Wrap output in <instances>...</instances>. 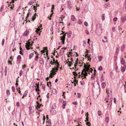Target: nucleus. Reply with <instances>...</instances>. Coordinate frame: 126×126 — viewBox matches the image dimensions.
I'll return each instance as SVG.
<instances>
[{
    "mask_svg": "<svg viewBox=\"0 0 126 126\" xmlns=\"http://www.w3.org/2000/svg\"><path fill=\"white\" fill-rule=\"evenodd\" d=\"M96 32L98 35L101 34L102 32V25L99 23H98L96 24Z\"/></svg>",
    "mask_w": 126,
    "mask_h": 126,
    "instance_id": "1",
    "label": "nucleus"
},
{
    "mask_svg": "<svg viewBox=\"0 0 126 126\" xmlns=\"http://www.w3.org/2000/svg\"><path fill=\"white\" fill-rule=\"evenodd\" d=\"M46 57H44V58L41 57L40 58L39 60V62L40 64H41L42 65H43L44 64V60L46 59Z\"/></svg>",
    "mask_w": 126,
    "mask_h": 126,
    "instance_id": "2",
    "label": "nucleus"
},
{
    "mask_svg": "<svg viewBox=\"0 0 126 126\" xmlns=\"http://www.w3.org/2000/svg\"><path fill=\"white\" fill-rule=\"evenodd\" d=\"M21 112H16V118L19 120L21 118Z\"/></svg>",
    "mask_w": 126,
    "mask_h": 126,
    "instance_id": "3",
    "label": "nucleus"
},
{
    "mask_svg": "<svg viewBox=\"0 0 126 126\" xmlns=\"http://www.w3.org/2000/svg\"><path fill=\"white\" fill-rule=\"evenodd\" d=\"M32 44H31V43L29 41L28 44H26L25 46V47L26 48L27 50H29L31 48L30 46H32Z\"/></svg>",
    "mask_w": 126,
    "mask_h": 126,
    "instance_id": "4",
    "label": "nucleus"
},
{
    "mask_svg": "<svg viewBox=\"0 0 126 126\" xmlns=\"http://www.w3.org/2000/svg\"><path fill=\"white\" fill-rule=\"evenodd\" d=\"M66 36V34H64L61 37V42L62 43V44H64V40L65 39V37Z\"/></svg>",
    "mask_w": 126,
    "mask_h": 126,
    "instance_id": "5",
    "label": "nucleus"
},
{
    "mask_svg": "<svg viewBox=\"0 0 126 126\" xmlns=\"http://www.w3.org/2000/svg\"><path fill=\"white\" fill-rule=\"evenodd\" d=\"M47 47H46V48L45 49L41 51V52L42 53H43L46 52V55H48V50L47 49Z\"/></svg>",
    "mask_w": 126,
    "mask_h": 126,
    "instance_id": "6",
    "label": "nucleus"
},
{
    "mask_svg": "<svg viewBox=\"0 0 126 126\" xmlns=\"http://www.w3.org/2000/svg\"><path fill=\"white\" fill-rule=\"evenodd\" d=\"M106 93H107V94H108L107 98H108L109 96V95H108L109 94H111V88H109L108 89V90L107 89L106 90Z\"/></svg>",
    "mask_w": 126,
    "mask_h": 126,
    "instance_id": "7",
    "label": "nucleus"
},
{
    "mask_svg": "<svg viewBox=\"0 0 126 126\" xmlns=\"http://www.w3.org/2000/svg\"><path fill=\"white\" fill-rule=\"evenodd\" d=\"M81 74L83 75L81 77H84V78H86V76H87V73H86V72H85L84 73H83V71H82V72H81Z\"/></svg>",
    "mask_w": 126,
    "mask_h": 126,
    "instance_id": "8",
    "label": "nucleus"
},
{
    "mask_svg": "<svg viewBox=\"0 0 126 126\" xmlns=\"http://www.w3.org/2000/svg\"><path fill=\"white\" fill-rule=\"evenodd\" d=\"M126 17L124 16H122L121 18V21L122 22L124 23L126 21Z\"/></svg>",
    "mask_w": 126,
    "mask_h": 126,
    "instance_id": "9",
    "label": "nucleus"
},
{
    "mask_svg": "<svg viewBox=\"0 0 126 126\" xmlns=\"http://www.w3.org/2000/svg\"><path fill=\"white\" fill-rule=\"evenodd\" d=\"M113 99V98H111L110 99H108V100H107L106 101L107 102H109V104H108V105H109L110 104V106L112 104V101Z\"/></svg>",
    "mask_w": 126,
    "mask_h": 126,
    "instance_id": "10",
    "label": "nucleus"
},
{
    "mask_svg": "<svg viewBox=\"0 0 126 126\" xmlns=\"http://www.w3.org/2000/svg\"><path fill=\"white\" fill-rule=\"evenodd\" d=\"M124 67L122 66L121 71L122 72H123L125 71V69L126 68V65L125 64L124 65Z\"/></svg>",
    "mask_w": 126,
    "mask_h": 126,
    "instance_id": "11",
    "label": "nucleus"
},
{
    "mask_svg": "<svg viewBox=\"0 0 126 126\" xmlns=\"http://www.w3.org/2000/svg\"><path fill=\"white\" fill-rule=\"evenodd\" d=\"M36 103L37 104V108H40V107L42 106V104H39V103L38 101H36Z\"/></svg>",
    "mask_w": 126,
    "mask_h": 126,
    "instance_id": "12",
    "label": "nucleus"
},
{
    "mask_svg": "<svg viewBox=\"0 0 126 126\" xmlns=\"http://www.w3.org/2000/svg\"><path fill=\"white\" fill-rule=\"evenodd\" d=\"M125 48V46L124 44H123L121 47V52L124 51Z\"/></svg>",
    "mask_w": 126,
    "mask_h": 126,
    "instance_id": "13",
    "label": "nucleus"
},
{
    "mask_svg": "<svg viewBox=\"0 0 126 126\" xmlns=\"http://www.w3.org/2000/svg\"><path fill=\"white\" fill-rule=\"evenodd\" d=\"M78 58H76V60L75 62V63L74 64V66L76 67V66L78 65Z\"/></svg>",
    "mask_w": 126,
    "mask_h": 126,
    "instance_id": "14",
    "label": "nucleus"
},
{
    "mask_svg": "<svg viewBox=\"0 0 126 126\" xmlns=\"http://www.w3.org/2000/svg\"><path fill=\"white\" fill-rule=\"evenodd\" d=\"M106 84L105 82H103L102 83L101 86H102V88L103 89L105 88L106 86Z\"/></svg>",
    "mask_w": 126,
    "mask_h": 126,
    "instance_id": "15",
    "label": "nucleus"
},
{
    "mask_svg": "<svg viewBox=\"0 0 126 126\" xmlns=\"http://www.w3.org/2000/svg\"><path fill=\"white\" fill-rule=\"evenodd\" d=\"M29 33L28 30H26L25 32L23 33V35L24 36H26L28 34H29Z\"/></svg>",
    "mask_w": 126,
    "mask_h": 126,
    "instance_id": "16",
    "label": "nucleus"
},
{
    "mask_svg": "<svg viewBox=\"0 0 126 126\" xmlns=\"http://www.w3.org/2000/svg\"><path fill=\"white\" fill-rule=\"evenodd\" d=\"M67 64H68L69 67H71V65H72L73 63L71 62L68 61L66 63Z\"/></svg>",
    "mask_w": 126,
    "mask_h": 126,
    "instance_id": "17",
    "label": "nucleus"
},
{
    "mask_svg": "<svg viewBox=\"0 0 126 126\" xmlns=\"http://www.w3.org/2000/svg\"><path fill=\"white\" fill-rule=\"evenodd\" d=\"M125 60H124V59L123 58H122L121 60V64H125Z\"/></svg>",
    "mask_w": 126,
    "mask_h": 126,
    "instance_id": "18",
    "label": "nucleus"
},
{
    "mask_svg": "<svg viewBox=\"0 0 126 126\" xmlns=\"http://www.w3.org/2000/svg\"><path fill=\"white\" fill-rule=\"evenodd\" d=\"M84 67L85 68H86L87 66V68L88 69H89V68H90V65L88 64L87 66H86V65L85 63H84Z\"/></svg>",
    "mask_w": 126,
    "mask_h": 126,
    "instance_id": "19",
    "label": "nucleus"
},
{
    "mask_svg": "<svg viewBox=\"0 0 126 126\" xmlns=\"http://www.w3.org/2000/svg\"><path fill=\"white\" fill-rule=\"evenodd\" d=\"M90 40L89 39H88V43L89 44V46H88V47L90 48L91 49H92V45L90 46V44L89 42L90 41Z\"/></svg>",
    "mask_w": 126,
    "mask_h": 126,
    "instance_id": "20",
    "label": "nucleus"
},
{
    "mask_svg": "<svg viewBox=\"0 0 126 126\" xmlns=\"http://www.w3.org/2000/svg\"><path fill=\"white\" fill-rule=\"evenodd\" d=\"M120 47L119 46H117L116 48V52L118 53L119 52V50Z\"/></svg>",
    "mask_w": 126,
    "mask_h": 126,
    "instance_id": "21",
    "label": "nucleus"
},
{
    "mask_svg": "<svg viewBox=\"0 0 126 126\" xmlns=\"http://www.w3.org/2000/svg\"><path fill=\"white\" fill-rule=\"evenodd\" d=\"M98 58L99 59L98 61L99 62H101L103 58L101 56H98Z\"/></svg>",
    "mask_w": 126,
    "mask_h": 126,
    "instance_id": "22",
    "label": "nucleus"
},
{
    "mask_svg": "<svg viewBox=\"0 0 126 126\" xmlns=\"http://www.w3.org/2000/svg\"><path fill=\"white\" fill-rule=\"evenodd\" d=\"M21 59V56H18L17 57V60L20 61Z\"/></svg>",
    "mask_w": 126,
    "mask_h": 126,
    "instance_id": "23",
    "label": "nucleus"
},
{
    "mask_svg": "<svg viewBox=\"0 0 126 126\" xmlns=\"http://www.w3.org/2000/svg\"><path fill=\"white\" fill-rule=\"evenodd\" d=\"M75 18V16L73 15H72L71 16V19L73 21H74Z\"/></svg>",
    "mask_w": 126,
    "mask_h": 126,
    "instance_id": "24",
    "label": "nucleus"
},
{
    "mask_svg": "<svg viewBox=\"0 0 126 126\" xmlns=\"http://www.w3.org/2000/svg\"><path fill=\"white\" fill-rule=\"evenodd\" d=\"M85 57H87L88 58V60L90 62H91V58L89 56H84Z\"/></svg>",
    "mask_w": 126,
    "mask_h": 126,
    "instance_id": "25",
    "label": "nucleus"
},
{
    "mask_svg": "<svg viewBox=\"0 0 126 126\" xmlns=\"http://www.w3.org/2000/svg\"><path fill=\"white\" fill-rule=\"evenodd\" d=\"M50 64H51L50 63H49L47 65V67L46 68L47 69H48L49 67H51V65H50Z\"/></svg>",
    "mask_w": 126,
    "mask_h": 126,
    "instance_id": "26",
    "label": "nucleus"
},
{
    "mask_svg": "<svg viewBox=\"0 0 126 126\" xmlns=\"http://www.w3.org/2000/svg\"><path fill=\"white\" fill-rule=\"evenodd\" d=\"M55 65L57 66V67H59V64L58 62H57V61L56 60L55 63V64H54Z\"/></svg>",
    "mask_w": 126,
    "mask_h": 126,
    "instance_id": "27",
    "label": "nucleus"
},
{
    "mask_svg": "<svg viewBox=\"0 0 126 126\" xmlns=\"http://www.w3.org/2000/svg\"><path fill=\"white\" fill-rule=\"evenodd\" d=\"M40 29L39 28H37L36 29V30L35 31V32H36V33H38V32L40 31Z\"/></svg>",
    "mask_w": 126,
    "mask_h": 126,
    "instance_id": "28",
    "label": "nucleus"
},
{
    "mask_svg": "<svg viewBox=\"0 0 126 126\" xmlns=\"http://www.w3.org/2000/svg\"><path fill=\"white\" fill-rule=\"evenodd\" d=\"M50 60L48 61V60H46V67H47V65L48 64V63H49L50 62Z\"/></svg>",
    "mask_w": 126,
    "mask_h": 126,
    "instance_id": "29",
    "label": "nucleus"
},
{
    "mask_svg": "<svg viewBox=\"0 0 126 126\" xmlns=\"http://www.w3.org/2000/svg\"><path fill=\"white\" fill-rule=\"evenodd\" d=\"M36 13H35L34 15L32 16L33 18L32 20L33 21L36 18Z\"/></svg>",
    "mask_w": 126,
    "mask_h": 126,
    "instance_id": "30",
    "label": "nucleus"
},
{
    "mask_svg": "<svg viewBox=\"0 0 126 126\" xmlns=\"http://www.w3.org/2000/svg\"><path fill=\"white\" fill-rule=\"evenodd\" d=\"M6 94L7 96L10 95V93L9 90H7L6 91Z\"/></svg>",
    "mask_w": 126,
    "mask_h": 126,
    "instance_id": "31",
    "label": "nucleus"
},
{
    "mask_svg": "<svg viewBox=\"0 0 126 126\" xmlns=\"http://www.w3.org/2000/svg\"><path fill=\"white\" fill-rule=\"evenodd\" d=\"M82 23V20L80 19H79L78 22V23L79 24H81Z\"/></svg>",
    "mask_w": 126,
    "mask_h": 126,
    "instance_id": "32",
    "label": "nucleus"
},
{
    "mask_svg": "<svg viewBox=\"0 0 126 126\" xmlns=\"http://www.w3.org/2000/svg\"><path fill=\"white\" fill-rule=\"evenodd\" d=\"M71 31L69 32V33L67 34L68 37H70L71 36Z\"/></svg>",
    "mask_w": 126,
    "mask_h": 126,
    "instance_id": "33",
    "label": "nucleus"
},
{
    "mask_svg": "<svg viewBox=\"0 0 126 126\" xmlns=\"http://www.w3.org/2000/svg\"><path fill=\"white\" fill-rule=\"evenodd\" d=\"M66 104V101H63V106H65Z\"/></svg>",
    "mask_w": 126,
    "mask_h": 126,
    "instance_id": "34",
    "label": "nucleus"
},
{
    "mask_svg": "<svg viewBox=\"0 0 126 126\" xmlns=\"http://www.w3.org/2000/svg\"><path fill=\"white\" fill-rule=\"evenodd\" d=\"M33 3V2H32L30 1L28 3V5H31Z\"/></svg>",
    "mask_w": 126,
    "mask_h": 126,
    "instance_id": "35",
    "label": "nucleus"
},
{
    "mask_svg": "<svg viewBox=\"0 0 126 126\" xmlns=\"http://www.w3.org/2000/svg\"><path fill=\"white\" fill-rule=\"evenodd\" d=\"M109 118L108 117H106V123H108L109 121Z\"/></svg>",
    "mask_w": 126,
    "mask_h": 126,
    "instance_id": "36",
    "label": "nucleus"
},
{
    "mask_svg": "<svg viewBox=\"0 0 126 126\" xmlns=\"http://www.w3.org/2000/svg\"><path fill=\"white\" fill-rule=\"evenodd\" d=\"M98 114L99 116H100L101 115V112L99 110L98 112Z\"/></svg>",
    "mask_w": 126,
    "mask_h": 126,
    "instance_id": "37",
    "label": "nucleus"
},
{
    "mask_svg": "<svg viewBox=\"0 0 126 126\" xmlns=\"http://www.w3.org/2000/svg\"><path fill=\"white\" fill-rule=\"evenodd\" d=\"M84 12H86L87 11V7H85L84 9Z\"/></svg>",
    "mask_w": 126,
    "mask_h": 126,
    "instance_id": "38",
    "label": "nucleus"
},
{
    "mask_svg": "<svg viewBox=\"0 0 126 126\" xmlns=\"http://www.w3.org/2000/svg\"><path fill=\"white\" fill-rule=\"evenodd\" d=\"M48 123L49 125L50 126L51 125V120H48Z\"/></svg>",
    "mask_w": 126,
    "mask_h": 126,
    "instance_id": "39",
    "label": "nucleus"
},
{
    "mask_svg": "<svg viewBox=\"0 0 126 126\" xmlns=\"http://www.w3.org/2000/svg\"><path fill=\"white\" fill-rule=\"evenodd\" d=\"M5 40L4 39H3L2 40L1 44L2 46H3Z\"/></svg>",
    "mask_w": 126,
    "mask_h": 126,
    "instance_id": "40",
    "label": "nucleus"
},
{
    "mask_svg": "<svg viewBox=\"0 0 126 126\" xmlns=\"http://www.w3.org/2000/svg\"><path fill=\"white\" fill-rule=\"evenodd\" d=\"M53 93L54 94H56L57 93V92H56V90L55 89H54L53 90Z\"/></svg>",
    "mask_w": 126,
    "mask_h": 126,
    "instance_id": "41",
    "label": "nucleus"
},
{
    "mask_svg": "<svg viewBox=\"0 0 126 126\" xmlns=\"http://www.w3.org/2000/svg\"><path fill=\"white\" fill-rule=\"evenodd\" d=\"M12 91L13 92H15V88L14 87L12 86Z\"/></svg>",
    "mask_w": 126,
    "mask_h": 126,
    "instance_id": "42",
    "label": "nucleus"
},
{
    "mask_svg": "<svg viewBox=\"0 0 126 126\" xmlns=\"http://www.w3.org/2000/svg\"><path fill=\"white\" fill-rule=\"evenodd\" d=\"M7 66L5 67L4 69V72H7Z\"/></svg>",
    "mask_w": 126,
    "mask_h": 126,
    "instance_id": "43",
    "label": "nucleus"
},
{
    "mask_svg": "<svg viewBox=\"0 0 126 126\" xmlns=\"http://www.w3.org/2000/svg\"><path fill=\"white\" fill-rule=\"evenodd\" d=\"M110 4L109 3H108L107 4H106L105 5V6L106 7H109Z\"/></svg>",
    "mask_w": 126,
    "mask_h": 126,
    "instance_id": "44",
    "label": "nucleus"
},
{
    "mask_svg": "<svg viewBox=\"0 0 126 126\" xmlns=\"http://www.w3.org/2000/svg\"><path fill=\"white\" fill-rule=\"evenodd\" d=\"M23 71L22 70H21L19 72V76H21L22 75V73H23Z\"/></svg>",
    "mask_w": 126,
    "mask_h": 126,
    "instance_id": "45",
    "label": "nucleus"
},
{
    "mask_svg": "<svg viewBox=\"0 0 126 126\" xmlns=\"http://www.w3.org/2000/svg\"><path fill=\"white\" fill-rule=\"evenodd\" d=\"M54 110V109H52L51 110V112L53 114V113L54 114L56 112V111H55V110L53 111V113H52V111L53 110Z\"/></svg>",
    "mask_w": 126,
    "mask_h": 126,
    "instance_id": "46",
    "label": "nucleus"
},
{
    "mask_svg": "<svg viewBox=\"0 0 126 126\" xmlns=\"http://www.w3.org/2000/svg\"><path fill=\"white\" fill-rule=\"evenodd\" d=\"M73 82H76L77 84H78V81L77 80L75 79H74Z\"/></svg>",
    "mask_w": 126,
    "mask_h": 126,
    "instance_id": "47",
    "label": "nucleus"
},
{
    "mask_svg": "<svg viewBox=\"0 0 126 126\" xmlns=\"http://www.w3.org/2000/svg\"><path fill=\"white\" fill-rule=\"evenodd\" d=\"M102 69L103 68L101 66H100L98 68V69L99 70H102Z\"/></svg>",
    "mask_w": 126,
    "mask_h": 126,
    "instance_id": "48",
    "label": "nucleus"
},
{
    "mask_svg": "<svg viewBox=\"0 0 126 126\" xmlns=\"http://www.w3.org/2000/svg\"><path fill=\"white\" fill-rule=\"evenodd\" d=\"M84 25L86 26H88V24L85 21L84 22Z\"/></svg>",
    "mask_w": 126,
    "mask_h": 126,
    "instance_id": "49",
    "label": "nucleus"
},
{
    "mask_svg": "<svg viewBox=\"0 0 126 126\" xmlns=\"http://www.w3.org/2000/svg\"><path fill=\"white\" fill-rule=\"evenodd\" d=\"M121 25H120V26H119V27L118 28V30L120 31V30H122V28H121Z\"/></svg>",
    "mask_w": 126,
    "mask_h": 126,
    "instance_id": "50",
    "label": "nucleus"
},
{
    "mask_svg": "<svg viewBox=\"0 0 126 126\" xmlns=\"http://www.w3.org/2000/svg\"><path fill=\"white\" fill-rule=\"evenodd\" d=\"M56 68V67L55 66L54 68H52V69L51 71H52L53 72H55V68Z\"/></svg>",
    "mask_w": 126,
    "mask_h": 126,
    "instance_id": "51",
    "label": "nucleus"
},
{
    "mask_svg": "<svg viewBox=\"0 0 126 126\" xmlns=\"http://www.w3.org/2000/svg\"><path fill=\"white\" fill-rule=\"evenodd\" d=\"M38 56H36L35 57V60L37 61L38 60Z\"/></svg>",
    "mask_w": 126,
    "mask_h": 126,
    "instance_id": "52",
    "label": "nucleus"
},
{
    "mask_svg": "<svg viewBox=\"0 0 126 126\" xmlns=\"http://www.w3.org/2000/svg\"><path fill=\"white\" fill-rule=\"evenodd\" d=\"M90 123L89 122H86V125H88V126H90Z\"/></svg>",
    "mask_w": 126,
    "mask_h": 126,
    "instance_id": "53",
    "label": "nucleus"
},
{
    "mask_svg": "<svg viewBox=\"0 0 126 126\" xmlns=\"http://www.w3.org/2000/svg\"><path fill=\"white\" fill-rule=\"evenodd\" d=\"M59 68V67H57V68H55V72H57L58 71V68Z\"/></svg>",
    "mask_w": 126,
    "mask_h": 126,
    "instance_id": "54",
    "label": "nucleus"
},
{
    "mask_svg": "<svg viewBox=\"0 0 126 126\" xmlns=\"http://www.w3.org/2000/svg\"><path fill=\"white\" fill-rule=\"evenodd\" d=\"M10 60H9L8 61V64H10L11 65L12 64V63L10 61Z\"/></svg>",
    "mask_w": 126,
    "mask_h": 126,
    "instance_id": "55",
    "label": "nucleus"
},
{
    "mask_svg": "<svg viewBox=\"0 0 126 126\" xmlns=\"http://www.w3.org/2000/svg\"><path fill=\"white\" fill-rule=\"evenodd\" d=\"M77 94H78V96H77L78 97L80 98L81 96V94L79 93H78Z\"/></svg>",
    "mask_w": 126,
    "mask_h": 126,
    "instance_id": "56",
    "label": "nucleus"
},
{
    "mask_svg": "<svg viewBox=\"0 0 126 126\" xmlns=\"http://www.w3.org/2000/svg\"><path fill=\"white\" fill-rule=\"evenodd\" d=\"M100 80H101V81H103L104 80V78H103V75H102L101 76V79Z\"/></svg>",
    "mask_w": 126,
    "mask_h": 126,
    "instance_id": "57",
    "label": "nucleus"
},
{
    "mask_svg": "<svg viewBox=\"0 0 126 126\" xmlns=\"http://www.w3.org/2000/svg\"><path fill=\"white\" fill-rule=\"evenodd\" d=\"M102 17H103L102 20H104L105 19L104 14H102Z\"/></svg>",
    "mask_w": 126,
    "mask_h": 126,
    "instance_id": "58",
    "label": "nucleus"
},
{
    "mask_svg": "<svg viewBox=\"0 0 126 126\" xmlns=\"http://www.w3.org/2000/svg\"><path fill=\"white\" fill-rule=\"evenodd\" d=\"M13 57L11 56L9 58V60H12L13 59Z\"/></svg>",
    "mask_w": 126,
    "mask_h": 126,
    "instance_id": "59",
    "label": "nucleus"
},
{
    "mask_svg": "<svg viewBox=\"0 0 126 126\" xmlns=\"http://www.w3.org/2000/svg\"><path fill=\"white\" fill-rule=\"evenodd\" d=\"M94 77V74H93L91 76V79H93V78Z\"/></svg>",
    "mask_w": 126,
    "mask_h": 126,
    "instance_id": "60",
    "label": "nucleus"
},
{
    "mask_svg": "<svg viewBox=\"0 0 126 126\" xmlns=\"http://www.w3.org/2000/svg\"><path fill=\"white\" fill-rule=\"evenodd\" d=\"M30 12H28V13H27V16L26 17V18H27L29 16V15L30 14Z\"/></svg>",
    "mask_w": 126,
    "mask_h": 126,
    "instance_id": "61",
    "label": "nucleus"
},
{
    "mask_svg": "<svg viewBox=\"0 0 126 126\" xmlns=\"http://www.w3.org/2000/svg\"><path fill=\"white\" fill-rule=\"evenodd\" d=\"M35 91L37 92V93H39V92L40 91L39 89H36Z\"/></svg>",
    "mask_w": 126,
    "mask_h": 126,
    "instance_id": "62",
    "label": "nucleus"
},
{
    "mask_svg": "<svg viewBox=\"0 0 126 126\" xmlns=\"http://www.w3.org/2000/svg\"><path fill=\"white\" fill-rule=\"evenodd\" d=\"M117 18L116 17H114L113 19V20L114 21H116L117 20Z\"/></svg>",
    "mask_w": 126,
    "mask_h": 126,
    "instance_id": "63",
    "label": "nucleus"
},
{
    "mask_svg": "<svg viewBox=\"0 0 126 126\" xmlns=\"http://www.w3.org/2000/svg\"><path fill=\"white\" fill-rule=\"evenodd\" d=\"M85 32L86 34H89V31L87 30H86Z\"/></svg>",
    "mask_w": 126,
    "mask_h": 126,
    "instance_id": "64",
    "label": "nucleus"
}]
</instances>
